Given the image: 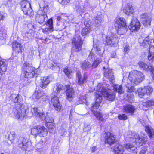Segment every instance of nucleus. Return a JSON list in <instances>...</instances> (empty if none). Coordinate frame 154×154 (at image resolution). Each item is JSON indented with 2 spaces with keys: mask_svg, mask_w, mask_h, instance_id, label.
<instances>
[{
  "mask_svg": "<svg viewBox=\"0 0 154 154\" xmlns=\"http://www.w3.org/2000/svg\"><path fill=\"white\" fill-rule=\"evenodd\" d=\"M144 78L143 73L140 71L134 70L129 72L128 76V79L131 82V84L128 82L126 84L127 88V91L128 92H133L135 91V88L131 85L135 84L137 85L141 82Z\"/></svg>",
  "mask_w": 154,
  "mask_h": 154,
  "instance_id": "nucleus-1",
  "label": "nucleus"
},
{
  "mask_svg": "<svg viewBox=\"0 0 154 154\" xmlns=\"http://www.w3.org/2000/svg\"><path fill=\"white\" fill-rule=\"evenodd\" d=\"M22 70L21 77L26 79V82L23 83V85H26L28 82V80L34 77L35 75L36 74L37 69L32 67L29 63H26L23 64Z\"/></svg>",
  "mask_w": 154,
  "mask_h": 154,
  "instance_id": "nucleus-2",
  "label": "nucleus"
},
{
  "mask_svg": "<svg viewBox=\"0 0 154 154\" xmlns=\"http://www.w3.org/2000/svg\"><path fill=\"white\" fill-rule=\"evenodd\" d=\"M94 89L99 94L101 95L102 97L103 95L108 100L113 101L115 99V95L112 93V91L110 89L107 90L104 88L101 83H98Z\"/></svg>",
  "mask_w": 154,
  "mask_h": 154,
  "instance_id": "nucleus-3",
  "label": "nucleus"
},
{
  "mask_svg": "<svg viewBox=\"0 0 154 154\" xmlns=\"http://www.w3.org/2000/svg\"><path fill=\"white\" fill-rule=\"evenodd\" d=\"M63 86L62 85L57 84L56 86L54 88L52 93L54 95L52 97L51 100V102L55 109L59 111L61 110V108L59 101L58 98L57 96L60 94V91L63 90Z\"/></svg>",
  "mask_w": 154,
  "mask_h": 154,
  "instance_id": "nucleus-4",
  "label": "nucleus"
},
{
  "mask_svg": "<svg viewBox=\"0 0 154 154\" xmlns=\"http://www.w3.org/2000/svg\"><path fill=\"white\" fill-rule=\"evenodd\" d=\"M27 107L24 105L18 104L13 110L14 116L17 119L22 120L26 115Z\"/></svg>",
  "mask_w": 154,
  "mask_h": 154,
  "instance_id": "nucleus-5",
  "label": "nucleus"
},
{
  "mask_svg": "<svg viewBox=\"0 0 154 154\" xmlns=\"http://www.w3.org/2000/svg\"><path fill=\"white\" fill-rule=\"evenodd\" d=\"M31 110L33 115L38 116L42 120H45L48 123L52 122L53 121L51 117L46 116H45L41 108H33Z\"/></svg>",
  "mask_w": 154,
  "mask_h": 154,
  "instance_id": "nucleus-6",
  "label": "nucleus"
},
{
  "mask_svg": "<svg viewBox=\"0 0 154 154\" xmlns=\"http://www.w3.org/2000/svg\"><path fill=\"white\" fill-rule=\"evenodd\" d=\"M31 133L35 136L40 134L41 136H46L48 134L47 129L44 126H35L31 129Z\"/></svg>",
  "mask_w": 154,
  "mask_h": 154,
  "instance_id": "nucleus-7",
  "label": "nucleus"
},
{
  "mask_svg": "<svg viewBox=\"0 0 154 154\" xmlns=\"http://www.w3.org/2000/svg\"><path fill=\"white\" fill-rule=\"evenodd\" d=\"M128 137L132 139H135L136 143L138 146L142 145L143 143L147 141V138L145 137L144 134L142 133H140V135L137 134L133 133L131 135H129Z\"/></svg>",
  "mask_w": 154,
  "mask_h": 154,
  "instance_id": "nucleus-8",
  "label": "nucleus"
},
{
  "mask_svg": "<svg viewBox=\"0 0 154 154\" xmlns=\"http://www.w3.org/2000/svg\"><path fill=\"white\" fill-rule=\"evenodd\" d=\"M20 4L24 14L30 16L32 11L30 3L27 0H24L20 2Z\"/></svg>",
  "mask_w": 154,
  "mask_h": 154,
  "instance_id": "nucleus-9",
  "label": "nucleus"
},
{
  "mask_svg": "<svg viewBox=\"0 0 154 154\" xmlns=\"http://www.w3.org/2000/svg\"><path fill=\"white\" fill-rule=\"evenodd\" d=\"M153 91V89L150 86H145L143 88H140L137 90V92L139 96L142 98L145 95H149Z\"/></svg>",
  "mask_w": 154,
  "mask_h": 154,
  "instance_id": "nucleus-10",
  "label": "nucleus"
},
{
  "mask_svg": "<svg viewBox=\"0 0 154 154\" xmlns=\"http://www.w3.org/2000/svg\"><path fill=\"white\" fill-rule=\"evenodd\" d=\"M140 23L135 17L132 18L130 26H129V29L132 32L137 31L140 28Z\"/></svg>",
  "mask_w": 154,
  "mask_h": 154,
  "instance_id": "nucleus-11",
  "label": "nucleus"
},
{
  "mask_svg": "<svg viewBox=\"0 0 154 154\" xmlns=\"http://www.w3.org/2000/svg\"><path fill=\"white\" fill-rule=\"evenodd\" d=\"M140 18L142 23L147 27L150 25L151 17L149 14L144 13L140 16Z\"/></svg>",
  "mask_w": 154,
  "mask_h": 154,
  "instance_id": "nucleus-12",
  "label": "nucleus"
},
{
  "mask_svg": "<svg viewBox=\"0 0 154 154\" xmlns=\"http://www.w3.org/2000/svg\"><path fill=\"white\" fill-rule=\"evenodd\" d=\"M66 94L68 100L71 101L75 97V94L74 91L70 85L66 86Z\"/></svg>",
  "mask_w": 154,
  "mask_h": 154,
  "instance_id": "nucleus-13",
  "label": "nucleus"
},
{
  "mask_svg": "<svg viewBox=\"0 0 154 154\" xmlns=\"http://www.w3.org/2000/svg\"><path fill=\"white\" fill-rule=\"evenodd\" d=\"M47 16L46 14L44 11L39 10L38 11L36 20L39 23H42L45 20H47Z\"/></svg>",
  "mask_w": 154,
  "mask_h": 154,
  "instance_id": "nucleus-14",
  "label": "nucleus"
},
{
  "mask_svg": "<svg viewBox=\"0 0 154 154\" xmlns=\"http://www.w3.org/2000/svg\"><path fill=\"white\" fill-rule=\"evenodd\" d=\"M73 42L74 43V45L72 49V52L79 51L81 50L83 44V41L81 39H75Z\"/></svg>",
  "mask_w": 154,
  "mask_h": 154,
  "instance_id": "nucleus-15",
  "label": "nucleus"
},
{
  "mask_svg": "<svg viewBox=\"0 0 154 154\" xmlns=\"http://www.w3.org/2000/svg\"><path fill=\"white\" fill-rule=\"evenodd\" d=\"M105 143L112 145L115 142V138L114 135L110 132H107L105 137Z\"/></svg>",
  "mask_w": 154,
  "mask_h": 154,
  "instance_id": "nucleus-16",
  "label": "nucleus"
},
{
  "mask_svg": "<svg viewBox=\"0 0 154 154\" xmlns=\"http://www.w3.org/2000/svg\"><path fill=\"white\" fill-rule=\"evenodd\" d=\"M139 66L144 70L146 71H150L152 73V78L154 80V67L150 66H148L147 64L143 62H140L138 63Z\"/></svg>",
  "mask_w": 154,
  "mask_h": 154,
  "instance_id": "nucleus-17",
  "label": "nucleus"
},
{
  "mask_svg": "<svg viewBox=\"0 0 154 154\" xmlns=\"http://www.w3.org/2000/svg\"><path fill=\"white\" fill-rule=\"evenodd\" d=\"M52 77L48 76L42 77L41 79V87L43 88H45L50 83L52 80L51 79Z\"/></svg>",
  "mask_w": 154,
  "mask_h": 154,
  "instance_id": "nucleus-18",
  "label": "nucleus"
},
{
  "mask_svg": "<svg viewBox=\"0 0 154 154\" xmlns=\"http://www.w3.org/2000/svg\"><path fill=\"white\" fill-rule=\"evenodd\" d=\"M18 141L20 142L18 144L19 147L25 151L27 150V149L28 147V142L27 140L25 138L20 137Z\"/></svg>",
  "mask_w": 154,
  "mask_h": 154,
  "instance_id": "nucleus-19",
  "label": "nucleus"
},
{
  "mask_svg": "<svg viewBox=\"0 0 154 154\" xmlns=\"http://www.w3.org/2000/svg\"><path fill=\"white\" fill-rule=\"evenodd\" d=\"M92 112L96 119L101 121H105L107 118V117L105 114L102 113L96 110L92 111Z\"/></svg>",
  "mask_w": 154,
  "mask_h": 154,
  "instance_id": "nucleus-20",
  "label": "nucleus"
},
{
  "mask_svg": "<svg viewBox=\"0 0 154 154\" xmlns=\"http://www.w3.org/2000/svg\"><path fill=\"white\" fill-rule=\"evenodd\" d=\"M95 93L96 94V103L92 105L91 107V110L92 111H93V109H97L99 107L102 99V97L100 94H99L97 91H96Z\"/></svg>",
  "mask_w": 154,
  "mask_h": 154,
  "instance_id": "nucleus-21",
  "label": "nucleus"
},
{
  "mask_svg": "<svg viewBox=\"0 0 154 154\" xmlns=\"http://www.w3.org/2000/svg\"><path fill=\"white\" fill-rule=\"evenodd\" d=\"M12 48L13 50L17 53L21 52L23 50V46L16 41L13 42Z\"/></svg>",
  "mask_w": 154,
  "mask_h": 154,
  "instance_id": "nucleus-22",
  "label": "nucleus"
},
{
  "mask_svg": "<svg viewBox=\"0 0 154 154\" xmlns=\"http://www.w3.org/2000/svg\"><path fill=\"white\" fill-rule=\"evenodd\" d=\"M46 26V28L43 29V32L44 33H46L47 32H51L53 31V20L52 18L47 21Z\"/></svg>",
  "mask_w": 154,
  "mask_h": 154,
  "instance_id": "nucleus-23",
  "label": "nucleus"
},
{
  "mask_svg": "<svg viewBox=\"0 0 154 154\" xmlns=\"http://www.w3.org/2000/svg\"><path fill=\"white\" fill-rule=\"evenodd\" d=\"M104 75L105 77L108 78L111 82H112L114 79L112 69H106L104 72Z\"/></svg>",
  "mask_w": 154,
  "mask_h": 154,
  "instance_id": "nucleus-24",
  "label": "nucleus"
},
{
  "mask_svg": "<svg viewBox=\"0 0 154 154\" xmlns=\"http://www.w3.org/2000/svg\"><path fill=\"white\" fill-rule=\"evenodd\" d=\"M76 12L78 13H83L84 11V7L81 2H76L75 5Z\"/></svg>",
  "mask_w": 154,
  "mask_h": 154,
  "instance_id": "nucleus-25",
  "label": "nucleus"
},
{
  "mask_svg": "<svg viewBox=\"0 0 154 154\" xmlns=\"http://www.w3.org/2000/svg\"><path fill=\"white\" fill-rule=\"evenodd\" d=\"M124 151L123 146L120 145H117L114 147L113 152L115 154H123Z\"/></svg>",
  "mask_w": 154,
  "mask_h": 154,
  "instance_id": "nucleus-26",
  "label": "nucleus"
},
{
  "mask_svg": "<svg viewBox=\"0 0 154 154\" xmlns=\"http://www.w3.org/2000/svg\"><path fill=\"white\" fill-rule=\"evenodd\" d=\"M123 11L125 14L128 15L132 14L134 12L133 8L130 4L126 5L123 9Z\"/></svg>",
  "mask_w": 154,
  "mask_h": 154,
  "instance_id": "nucleus-27",
  "label": "nucleus"
},
{
  "mask_svg": "<svg viewBox=\"0 0 154 154\" xmlns=\"http://www.w3.org/2000/svg\"><path fill=\"white\" fill-rule=\"evenodd\" d=\"M125 112L127 113H133L135 110L134 107L131 105H127L123 108Z\"/></svg>",
  "mask_w": 154,
  "mask_h": 154,
  "instance_id": "nucleus-28",
  "label": "nucleus"
},
{
  "mask_svg": "<svg viewBox=\"0 0 154 154\" xmlns=\"http://www.w3.org/2000/svg\"><path fill=\"white\" fill-rule=\"evenodd\" d=\"M125 20V19L120 17L118 18L116 21L115 26L116 27H122L126 26Z\"/></svg>",
  "mask_w": 154,
  "mask_h": 154,
  "instance_id": "nucleus-29",
  "label": "nucleus"
},
{
  "mask_svg": "<svg viewBox=\"0 0 154 154\" xmlns=\"http://www.w3.org/2000/svg\"><path fill=\"white\" fill-rule=\"evenodd\" d=\"M145 131L147 133L149 138L152 139L154 138V130L148 126H145Z\"/></svg>",
  "mask_w": 154,
  "mask_h": 154,
  "instance_id": "nucleus-30",
  "label": "nucleus"
},
{
  "mask_svg": "<svg viewBox=\"0 0 154 154\" xmlns=\"http://www.w3.org/2000/svg\"><path fill=\"white\" fill-rule=\"evenodd\" d=\"M97 39H96V40H94L93 41L94 43V48L93 50H94L96 53L100 55H102V54L103 53V51H101V48L100 46L98 45H96L95 44V42H96L97 41Z\"/></svg>",
  "mask_w": 154,
  "mask_h": 154,
  "instance_id": "nucleus-31",
  "label": "nucleus"
},
{
  "mask_svg": "<svg viewBox=\"0 0 154 154\" xmlns=\"http://www.w3.org/2000/svg\"><path fill=\"white\" fill-rule=\"evenodd\" d=\"M125 148L130 151H132L134 152H137V148L133 144L130 143L126 144L125 145Z\"/></svg>",
  "mask_w": 154,
  "mask_h": 154,
  "instance_id": "nucleus-32",
  "label": "nucleus"
},
{
  "mask_svg": "<svg viewBox=\"0 0 154 154\" xmlns=\"http://www.w3.org/2000/svg\"><path fill=\"white\" fill-rule=\"evenodd\" d=\"M149 54L148 56V59L150 60L153 61L154 60V47L149 46Z\"/></svg>",
  "mask_w": 154,
  "mask_h": 154,
  "instance_id": "nucleus-33",
  "label": "nucleus"
},
{
  "mask_svg": "<svg viewBox=\"0 0 154 154\" xmlns=\"http://www.w3.org/2000/svg\"><path fill=\"white\" fill-rule=\"evenodd\" d=\"M7 69L6 63L4 61L0 60V71L1 75L3 74Z\"/></svg>",
  "mask_w": 154,
  "mask_h": 154,
  "instance_id": "nucleus-34",
  "label": "nucleus"
},
{
  "mask_svg": "<svg viewBox=\"0 0 154 154\" xmlns=\"http://www.w3.org/2000/svg\"><path fill=\"white\" fill-rule=\"evenodd\" d=\"M17 135L14 131H12L10 132L8 134V139L12 143L17 138Z\"/></svg>",
  "mask_w": 154,
  "mask_h": 154,
  "instance_id": "nucleus-35",
  "label": "nucleus"
},
{
  "mask_svg": "<svg viewBox=\"0 0 154 154\" xmlns=\"http://www.w3.org/2000/svg\"><path fill=\"white\" fill-rule=\"evenodd\" d=\"M122 27H117L118 33L120 35L124 34L127 30V26H121Z\"/></svg>",
  "mask_w": 154,
  "mask_h": 154,
  "instance_id": "nucleus-36",
  "label": "nucleus"
},
{
  "mask_svg": "<svg viewBox=\"0 0 154 154\" xmlns=\"http://www.w3.org/2000/svg\"><path fill=\"white\" fill-rule=\"evenodd\" d=\"M113 88L114 91L118 92L120 94H122L124 92V91L123 90L122 86L121 85L114 84Z\"/></svg>",
  "mask_w": 154,
  "mask_h": 154,
  "instance_id": "nucleus-37",
  "label": "nucleus"
},
{
  "mask_svg": "<svg viewBox=\"0 0 154 154\" xmlns=\"http://www.w3.org/2000/svg\"><path fill=\"white\" fill-rule=\"evenodd\" d=\"M44 96L43 93L40 91H36L33 94L32 97L33 99H39Z\"/></svg>",
  "mask_w": 154,
  "mask_h": 154,
  "instance_id": "nucleus-38",
  "label": "nucleus"
},
{
  "mask_svg": "<svg viewBox=\"0 0 154 154\" xmlns=\"http://www.w3.org/2000/svg\"><path fill=\"white\" fill-rule=\"evenodd\" d=\"M20 97L21 96L19 94H12L11 95L10 99L14 102L17 103Z\"/></svg>",
  "mask_w": 154,
  "mask_h": 154,
  "instance_id": "nucleus-39",
  "label": "nucleus"
},
{
  "mask_svg": "<svg viewBox=\"0 0 154 154\" xmlns=\"http://www.w3.org/2000/svg\"><path fill=\"white\" fill-rule=\"evenodd\" d=\"M91 30L90 26H86L85 28L82 29L81 34L83 36H85L86 35L89 33Z\"/></svg>",
  "mask_w": 154,
  "mask_h": 154,
  "instance_id": "nucleus-40",
  "label": "nucleus"
},
{
  "mask_svg": "<svg viewBox=\"0 0 154 154\" xmlns=\"http://www.w3.org/2000/svg\"><path fill=\"white\" fill-rule=\"evenodd\" d=\"M140 40L139 41L140 42V44L141 45L146 47V45L148 46L149 45V43H150L149 41H147L142 39H140Z\"/></svg>",
  "mask_w": 154,
  "mask_h": 154,
  "instance_id": "nucleus-41",
  "label": "nucleus"
},
{
  "mask_svg": "<svg viewBox=\"0 0 154 154\" xmlns=\"http://www.w3.org/2000/svg\"><path fill=\"white\" fill-rule=\"evenodd\" d=\"M64 72L66 75L69 78H71L72 77L71 74L72 72L71 71L69 68H65L64 69Z\"/></svg>",
  "mask_w": 154,
  "mask_h": 154,
  "instance_id": "nucleus-42",
  "label": "nucleus"
},
{
  "mask_svg": "<svg viewBox=\"0 0 154 154\" xmlns=\"http://www.w3.org/2000/svg\"><path fill=\"white\" fill-rule=\"evenodd\" d=\"M91 65L89 62L88 61H85L82 66V68L83 69H87L89 68Z\"/></svg>",
  "mask_w": 154,
  "mask_h": 154,
  "instance_id": "nucleus-43",
  "label": "nucleus"
},
{
  "mask_svg": "<svg viewBox=\"0 0 154 154\" xmlns=\"http://www.w3.org/2000/svg\"><path fill=\"white\" fill-rule=\"evenodd\" d=\"M101 59L99 58H97L93 62L92 66L94 68H96L98 65L101 62Z\"/></svg>",
  "mask_w": 154,
  "mask_h": 154,
  "instance_id": "nucleus-44",
  "label": "nucleus"
},
{
  "mask_svg": "<svg viewBox=\"0 0 154 154\" xmlns=\"http://www.w3.org/2000/svg\"><path fill=\"white\" fill-rule=\"evenodd\" d=\"M143 105L149 107L154 106V101L152 100H149L144 103Z\"/></svg>",
  "mask_w": 154,
  "mask_h": 154,
  "instance_id": "nucleus-45",
  "label": "nucleus"
},
{
  "mask_svg": "<svg viewBox=\"0 0 154 154\" xmlns=\"http://www.w3.org/2000/svg\"><path fill=\"white\" fill-rule=\"evenodd\" d=\"M102 21V18L100 17H97L95 19L94 22L96 26H97Z\"/></svg>",
  "mask_w": 154,
  "mask_h": 154,
  "instance_id": "nucleus-46",
  "label": "nucleus"
},
{
  "mask_svg": "<svg viewBox=\"0 0 154 154\" xmlns=\"http://www.w3.org/2000/svg\"><path fill=\"white\" fill-rule=\"evenodd\" d=\"M86 79L87 78L84 75L83 78H81L78 79V84L80 85L83 84L86 81Z\"/></svg>",
  "mask_w": 154,
  "mask_h": 154,
  "instance_id": "nucleus-47",
  "label": "nucleus"
},
{
  "mask_svg": "<svg viewBox=\"0 0 154 154\" xmlns=\"http://www.w3.org/2000/svg\"><path fill=\"white\" fill-rule=\"evenodd\" d=\"M118 117L120 120H125L127 118V116L125 114L119 115Z\"/></svg>",
  "mask_w": 154,
  "mask_h": 154,
  "instance_id": "nucleus-48",
  "label": "nucleus"
},
{
  "mask_svg": "<svg viewBox=\"0 0 154 154\" xmlns=\"http://www.w3.org/2000/svg\"><path fill=\"white\" fill-rule=\"evenodd\" d=\"M58 1L63 5H66L70 2L69 0H58Z\"/></svg>",
  "mask_w": 154,
  "mask_h": 154,
  "instance_id": "nucleus-49",
  "label": "nucleus"
},
{
  "mask_svg": "<svg viewBox=\"0 0 154 154\" xmlns=\"http://www.w3.org/2000/svg\"><path fill=\"white\" fill-rule=\"evenodd\" d=\"M91 128L90 125H85L84 128V130L85 131H88L91 129Z\"/></svg>",
  "mask_w": 154,
  "mask_h": 154,
  "instance_id": "nucleus-50",
  "label": "nucleus"
},
{
  "mask_svg": "<svg viewBox=\"0 0 154 154\" xmlns=\"http://www.w3.org/2000/svg\"><path fill=\"white\" fill-rule=\"evenodd\" d=\"M114 39H107L106 41V44L107 45H111L112 44H113V43H112V40H114Z\"/></svg>",
  "mask_w": 154,
  "mask_h": 154,
  "instance_id": "nucleus-51",
  "label": "nucleus"
},
{
  "mask_svg": "<svg viewBox=\"0 0 154 154\" xmlns=\"http://www.w3.org/2000/svg\"><path fill=\"white\" fill-rule=\"evenodd\" d=\"M129 50V46L128 45H126L124 48V51L126 53L128 52Z\"/></svg>",
  "mask_w": 154,
  "mask_h": 154,
  "instance_id": "nucleus-52",
  "label": "nucleus"
},
{
  "mask_svg": "<svg viewBox=\"0 0 154 154\" xmlns=\"http://www.w3.org/2000/svg\"><path fill=\"white\" fill-rule=\"evenodd\" d=\"M76 77L78 79H81L82 78L80 72L78 71L77 72L76 74Z\"/></svg>",
  "mask_w": 154,
  "mask_h": 154,
  "instance_id": "nucleus-53",
  "label": "nucleus"
},
{
  "mask_svg": "<svg viewBox=\"0 0 154 154\" xmlns=\"http://www.w3.org/2000/svg\"><path fill=\"white\" fill-rule=\"evenodd\" d=\"M55 68H57L58 69V70H59L60 68L59 67V66L58 65H57L56 64H54V65H53L52 68L51 69H54Z\"/></svg>",
  "mask_w": 154,
  "mask_h": 154,
  "instance_id": "nucleus-54",
  "label": "nucleus"
},
{
  "mask_svg": "<svg viewBox=\"0 0 154 154\" xmlns=\"http://www.w3.org/2000/svg\"><path fill=\"white\" fill-rule=\"evenodd\" d=\"M91 152L92 153L95 152L97 150V148L96 146H93L91 148Z\"/></svg>",
  "mask_w": 154,
  "mask_h": 154,
  "instance_id": "nucleus-55",
  "label": "nucleus"
},
{
  "mask_svg": "<svg viewBox=\"0 0 154 154\" xmlns=\"http://www.w3.org/2000/svg\"><path fill=\"white\" fill-rule=\"evenodd\" d=\"M141 37L142 38H147L148 37V36L145 33H143L141 35Z\"/></svg>",
  "mask_w": 154,
  "mask_h": 154,
  "instance_id": "nucleus-56",
  "label": "nucleus"
},
{
  "mask_svg": "<svg viewBox=\"0 0 154 154\" xmlns=\"http://www.w3.org/2000/svg\"><path fill=\"white\" fill-rule=\"evenodd\" d=\"M116 35H113V36H111L110 37V38H116ZM109 37L110 38V37Z\"/></svg>",
  "mask_w": 154,
  "mask_h": 154,
  "instance_id": "nucleus-57",
  "label": "nucleus"
},
{
  "mask_svg": "<svg viewBox=\"0 0 154 154\" xmlns=\"http://www.w3.org/2000/svg\"><path fill=\"white\" fill-rule=\"evenodd\" d=\"M145 152L144 151H143V152L142 151H141L140 152V154H144Z\"/></svg>",
  "mask_w": 154,
  "mask_h": 154,
  "instance_id": "nucleus-58",
  "label": "nucleus"
},
{
  "mask_svg": "<svg viewBox=\"0 0 154 154\" xmlns=\"http://www.w3.org/2000/svg\"><path fill=\"white\" fill-rule=\"evenodd\" d=\"M57 19L58 20H60L61 18L59 17H58L57 18Z\"/></svg>",
  "mask_w": 154,
  "mask_h": 154,
  "instance_id": "nucleus-59",
  "label": "nucleus"
},
{
  "mask_svg": "<svg viewBox=\"0 0 154 154\" xmlns=\"http://www.w3.org/2000/svg\"><path fill=\"white\" fill-rule=\"evenodd\" d=\"M52 127H51L50 128H51L52 129H54V125H53V124H52Z\"/></svg>",
  "mask_w": 154,
  "mask_h": 154,
  "instance_id": "nucleus-60",
  "label": "nucleus"
},
{
  "mask_svg": "<svg viewBox=\"0 0 154 154\" xmlns=\"http://www.w3.org/2000/svg\"><path fill=\"white\" fill-rule=\"evenodd\" d=\"M103 38H106V35H102V37Z\"/></svg>",
  "mask_w": 154,
  "mask_h": 154,
  "instance_id": "nucleus-61",
  "label": "nucleus"
},
{
  "mask_svg": "<svg viewBox=\"0 0 154 154\" xmlns=\"http://www.w3.org/2000/svg\"><path fill=\"white\" fill-rule=\"evenodd\" d=\"M21 81L22 82H23V79H21Z\"/></svg>",
  "mask_w": 154,
  "mask_h": 154,
  "instance_id": "nucleus-62",
  "label": "nucleus"
},
{
  "mask_svg": "<svg viewBox=\"0 0 154 154\" xmlns=\"http://www.w3.org/2000/svg\"><path fill=\"white\" fill-rule=\"evenodd\" d=\"M1 154H4L3 153H1Z\"/></svg>",
  "mask_w": 154,
  "mask_h": 154,
  "instance_id": "nucleus-63",
  "label": "nucleus"
},
{
  "mask_svg": "<svg viewBox=\"0 0 154 154\" xmlns=\"http://www.w3.org/2000/svg\"><path fill=\"white\" fill-rule=\"evenodd\" d=\"M153 42H154V40H153Z\"/></svg>",
  "mask_w": 154,
  "mask_h": 154,
  "instance_id": "nucleus-64",
  "label": "nucleus"
}]
</instances>
